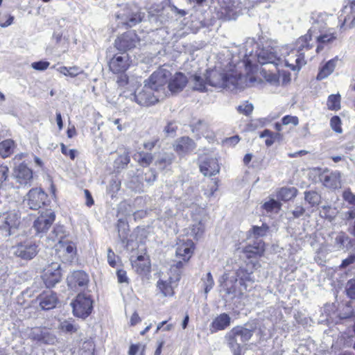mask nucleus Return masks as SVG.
Listing matches in <instances>:
<instances>
[{"mask_svg":"<svg viewBox=\"0 0 355 355\" xmlns=\"http://www.w3.org/2000/svg\"><path fill=\"white\" fill-rule=\"evenodd\" d=\"M132 254L130 257L133 269L139 274L145 273L148 272L150 268V262L146 253L139 254L135 252V250H130Z\"/></svg>","mask_w":355,"mask_h":355,"instance_id":"obj_12","label":"nucleus"},{"mask_svg":"<svg viewBox=\"0 0 355 355\" xmlns=\"http://www.w3.org/2000/svg\"><path fill=\"white\" fill-rule=\"evenodd\" d=\"M157 287L164 297L172 296L174 293L171 282L167 281H158Z\"/></svg>","mask_w":355,"mask_h":355,"instance_id":"obj_43","label":"nucleus"},{"mask_svg":"<svg viewBox=\"0 0 355 355\" xmlns=\"http://www.w3.org/2000/svg\"><path fill=\"white\" fill-rule=\"evenodd\" d=\"M196 147L195 142L188 137H182L178 139L174 145V149L179 155L191 153Z\"/></svg>","mask_w":355,"mask_h":355,"instance_id":"obj_24","label":"nucleus"},{"mask_svg":"<svg viewBox=\"0 0 355 355\" xmlns=\"http://www.w3.org/2000/svg\"><path fill=\"white\" fill-rule=\"evenodd\" d=\"M346 293L351 299H355V279H349L346 284Z\"/></svg>","mask_w":355,"mask_h":355,"instance_id":"obj_53","label":"nucleus"},{"mask_svg":"<svg viewBox=\"0 0 355 355\" xmlns=\"http://www.w3.org/2000/svg\"><path fill=\"white\" fill-rule=\"evenodd\" d=\"M200 170L205 176H212L219 172L220 167L216 158H207L200 164Z\"/></svg>","mask_w":355,"mask_h":355,"instance_id":"obj_27","label":"nucleus"},{"mask_svg":"<svg viewBox=\"0 0 355 355\" xmlns=\"http://www.w3.org/2000/svg\"><path fill=\"white\" fill-rule=\"evenodd\" d=\"M344 200L349 203L355 205V195L350 191H345L343 194Z\"/></svg>","mask_w":355,"mask_h":355,"instance_id":"obj_64","label":"nucleus"},{"mask_svg":"<svg viewBox=\"0 0 355 355\" xmlns=\"http://www.w3.org/2000/svg\"><path fill=\"white\" fill-rule=\"evenodd\" d=\"M205 293H208L214 285V281L211 272H207L206 276L202 279Z\"/></svg>","mask_w":355,"mask_h":355,"instance_id":"obj_50","label":"nucleus"},{"mask_svg":"<svg viewBox=\"0 0 355 355\" xmlns=\"http://www.w3.org/2000/svg\"><path fill=\"white\" fill-rule=\"evenodd\" d=\"M320 180L326 187L334 189L341 187V173L338 171L322 174Z\"/></svg>","mask_w":355,"mask_h":355,"instance_id":"obj_21","label":"nucleus"},{"mask_svg":"<svg viewBox=\"0 0 355 355\" xmlns=\"http://www.w3.org/2000/svg\"><path fill=\"white\" fill-rule=\"evenodd\" d=\"M40 306L43 310H50L55 307L58 297L52 291H46L42 293L37 298Z\"/></svg>","mask_w":355,"mask_h":355,"instance_id":"obj_20","label":"nucleus"},{"mask_svg":"<svg viewBox=\"0 0 355 355\" xmlns=\"http://www.w3.org/2000/svg\"><path fill=\"white\" fill-rule=\"evenodd\" d=\"M58 250L60 252L65 253L67 255V259H73L76 252L75 244L69 241H62L58 247Z\"/></svg>","mask_w":355,"mask_h":355,"instance_id":"obj_34","label":"nucleus"},{"mask_svg":"<svg viewBox=\"0 0 355 355\" xmlns=\"http://www.w3.org/2000/svg\"><path fill=\"white\" fill-rule=\"evenodd\" d=\"M9 169L7 166L0 165V185L7 180Z\"/></svg>","mask_w":355,"mask_h":355,"instance_id":"obj_62","label":"nucleus"},{"mask_svg":"<svg viewBox=\"0 0 355 355\" xmlns=\"http://www.w3.org/2000/svg\"><path fill=\"white\" fill-rule=\"evenodd\" d=\"M237 281L238 279L235 277L227 278L220 284V292L224 293L225 296H230L231 298L234 297L238 294H242L243 291L241 290H237Z\"/></svg>","mask_w":355,"mask_h":355,"instance_id":"obj_26","label":"nucleus"},{"mask_svg":"<svg viewBox=\"0 0 355 355\" xmlns=\"http://www.w3.org/2000/svg\"><path fill=\"white\" fill-rule=\"evenodd\" d=\"M191 232L196 237L200 236L204 232V225L200 222L193 225Z\"/></svg>","mask_w":355,"mask_h":355,"instance_id":"obj_63","label":"nucleus"},{"mask_svg":"<svg viewBox=\"0 0 355 355\" xmlns=\"http://www.w3.org/2000/svg\"><path fill=\"white\" fill-rule=\"evenodd\" d=\"M44 329V328L42 327H35L32 329L29 334V338L37 343L42 345Z\"/></svg>","mask_w":355,"mask_h":355,"instance_id":"obj_46","label":"nucleus"},{"mask_svg":"<svg viewBox=\"0 0 355 355\" xmlns=\"http://www.w3.org/2000/svg\"><path fill=\"white\" fill-rule=\"evenodd\" d=\"M12 252L23 259H32L38 252V245L32 241H25L12 246Z\"/></svg>","mask_w":355,"mask_h":355,"instance_id":"obj_7","label":"nucleus"},{"mask_svg":"<svg viewBox=\"0 0 355 355\" xmlns=\"http://www.w3.org/2000/svg\"><path fill=\"white\" fill-rule=\"evenodd\" d=\"M269 230V227L266 224H262L261 226H253L250 233L255 238L263 237L266 235Z\"/></svg>","mask_w":355,"mask_h":355,"instance_id":"obj_45","label":"nucleus"},{"mask_svg":"<svg viewBox=\"0 0 355 355\" xmlns=\"http://www.w3.org/2000/svg\"><path fill=\"white\" fill-rule=\"evenodd\" d=\"M46 194L41 189H33L27 194V204L30 209L37 210L44 205Z\"/></svg>","mask_w":355,"mask_h":355,"instance_id":"obj_16","label":"nucleus"},{"mask_svg":"<svg viewBox=\"0 0 355 355\" xmlns=\"http://www.w3.org/2000/svg\"><path fill=\"white\" fill-rule=\"evenodd\" d=\"M261 73L266 80L271 85H277L279 84V76L275 72H268L266 68H263Z\"/></svg>","mask_w":355,"mask_h":355,"instance_id":"obj_41","label":"nucleus"},{"mask_svg":"<svg viewBox=\"0 0 355 355\" xmlns=\"http://www.w3.org/2000/svg\"><path fill=\"white\" fill-rule=\"evenodd\" d=\"M117 227L119 236L121 240V242L123 243L126 242L125 248L127 250H135V248L138 247L137 242L128 239L129 228L127 223L120 219L118 221Z\"/></svg>","mask_w":355,"mask_h":355,"instance_id":"obj_23","label":"nucleus"},{"mask_svg":"<svg viewBox=\"0 0 355 355\" xmlns=\"http://www.w3.org/2000/svg\"><path fill=\"white\" fill-rule=\"evenodd\" d=\"M205 79L208 85L211 87H223L226 86L227 76L223 72L216 69H212L207 71Z\"/></svg>","mask_w":355,"mask_h":355,"instance_id":"obj_18","label":"nucleus"},{"mask_svg":"<svg viewBox=\"0 0 355 355\" xmlns=\"http://www.w3.org/2000/svg\"><path fill=\"white\" fill-rule=\"evenodd\" d=\"M291 213L293 215V218H297L304 214L305 209L302 205H296Z\"/></svg>","mask_w":355,"mask_h":355,"instance_id":"obj_59","label":"nucleus"},{"mask_svg":"<svg viewBox=\"0 0 355 355\" xmlns=\"http://www.w3.org/2000/svg\"><path fill=\"white\" fill-rule=\"evenodd\" d=\"M60 329L62 331L67 332V333H74L76 332L78 330V327L76 325L73 324L72 322L68 320H64L60 323Z\"/></svg>","mask_w":355,"mask_h":355,"instance_id":"obj_52","label":"nucleus"},{"mask_svg":"<svg viewBox=\"0 0 355 355\" xmlns=\"http://www.w3.org/2000/svg\"><path fill=\"white\" fill-rule=\"evenodd\" d=\"M331 207L330 206H322L320 210V216L322 218L331 220L334 218Z\"/></svg>","mask_w":355,"mask_h":355,"instance_id":"obj_55","label":"nucleus"},{"mask_svg":"<svg viewBox=\"0 0 355 355\" xmlns=\"http://www.w3.org/2000/svg\"><path fill=\"white\" fill-rule=\"evenodd\" d=\"M304 200L311 207L317 206L321 200L320 195L314 191H309L304 192Z\"/></svg>","mask_w":355,"mask_h":355,"instance_id":"obj_39","label":"nucleus"},{"mask_svg":"<svg viewBox=\"0 0 355 355\" xmlns=\"http://www.w3.org/2000/svg\"><path fill=\"white\" fill-rule=\"evenodd\" d=\"M117 17L121 19L122 24L132 27L141 21V13L135 6L127 7Z\"/></svg>","mask_w":355,"mask_h":355,"instance_id":"obj_13","label":"nucleus"},{"mask_svg":"<svg viewBox=\"0 0 355 355\" xmlns=\"http://www.w3.org/2000/svg\"><path fill=\"white\" fill-rule=\"evenodd\" d=\"M15 149V142L11 139H6L0 143V155L3 157H7L13 153Z\"/></svg>","mask_w":355,"mask_h":355,"instance_id":"obj_36","label":"nucleus"},{"mask_svg":"<svg viewBox=\"0 0 355 355\" xmlns=\"http://www.w3.org/2000/svg\"><path fill=\"white\" fill-rule=\"evenodd\" d=\"M191 81L193 83L194 89L200 92H205L207 90V86L209 85L205 78H202L201 76L196 74L191 77Z\"/></svg>","mask_w":355,"mask_h":355,"instance_id":"obj_37","label":"nucleus"},{"mask_svg":"<svg viewBox=\"0 0 355 355\" xmlns=\"http://www.w3.org/2000/svg\"><path fill=\"white\" fill-rule=\"evenodd\" d=\"M265 251V244L261 240H259L252 245H248L244 249V252L248 258L254 256H261Z\"/></svg>","mask_w":355,"mask_h":355,"instance_id":"obj_30","label":"nucleus"},{"mask_svg":"<svg viewBox=\"0 0 355 355\" xmlns=\"http://www.w3.org/2000/svg\"><path fill=\"white\" fill-rule=\"evenodd\" d=\"M282 121L283 125L293 124L294 125H297L299 123V120L297 116H293L290 115L284 116Z\"/></svg>","mask_w":355,"mask_h":355,"instance_id":"obj_58","label":"nucleus"},{"mask_svg":"<svg viewBox=\"0 0 355 355\" xmlns=\"http://www.w3.org/2000/svg\"><path fill=\"white\" fill-rule=\"evenodd\" d=\"M58 342L56 336L53 334L49 329L44 328L42 344L44 345H55Z\"/></svg>","mask_w":355,"mask_h":355,"instance_id":"obj_47","label":"nucleus"},{"mask_svg":"<svg viewBox=\"0 0 355 355\" xmlns=\"http://www.w3.org/2000/svg\"><path fill=\"white\" fill-rule=\"evenodd\" d=\"M117 279L119 283H128V277H127L126 271L123 269H119L116 272Z\"/></svg>","mask_w":355,"mask_h":355,"instance_id":"obj_61","label":"nucleus"},{"mask_svg":"<svg viewBox=\"0 0 355 355\" xmlns=\"http://www.w3.org/2000/svg\"><path fill=\"white\" fill-rule=\"evenodd\" d=\"M55 220V214L53 211L42 213L35 220L33 227L37 234L45 232Z\"/></svg>","mask_w":355,"mask_h":355,"instance_id":"obj_17","label":"nucleus"},{"mask_svg":"<svg viewBox=\"0 0 355 355\" xmlns=\"http://www.w3.org/2000/svg\"><path fill=\"white\" fill-rule=\"evenodd\" d=\"M49 62L43 60L31 63V67L37 71H44L49 67Z\"/></svg>","mask_w":355,"mask_h":355,"instance_id":"obj_56","label":"nucleus"},{"mask_svg":"<svg viewBox=\"0 0 355 355\" xmlns=\"http://www.w3.org/2000/svg\"><path fill=\"white\" fill-rule=\"evenodd\" d=\"M65 236L66 234L64 227L62 225H56L42 241V243L47 248L58 247Z\"/></svg>","mask_w":355,"mask_h":355,"instance_id":"obj_15","label":"nucleus"},{"mask_svg":"<svg viewBox=\"0 0 355 355\" xmlns=\"http://www.w3.org/2000/svg\"><path fill=\"white\" fill-rule=\"evenodd\" d=\"M329 16L325 13H320L312 17V26L306 35L320 33L327 31Z\"/></svg>","mask_w":355,"mask_h":355,"instance_id":"obj_19","label":"nucleus"},{"mask_svg":"<svg viewBox=\"0 0 355 355\" xmlns=\"http://www.w3.org/2000/svg\"><path fill=\"white\" fill-rule=\"evenodd\" d=\"M15 177L20 184L26 185L33 179V172L26 165L21 164L15 170Z\"/></svg>","mask_w":355,"mask_h":355,"instance_id":"obj_25","label":"nucleus"},{"mask_svg":"<svg viewBox=\"0 0 355 355\" xmlns=\"http://www.w3.org/2000/svg\"><path fill=\"white\" fill-rule=\"evenodd\" d=\"M88 282V275L81 270L75 271L67 277L68 286L72 289H76L77 286L83 287Z\"/></svg>","mask_w":355,"mask_h":355,"instance_id":"obj_22","label":"nucleus"},{"mask_svg":"<svg viewBox=\"0 0 355 355\" xmlns=\"http://www.w3.org/2000/svg\"><path fill=\"white\" fill-rule=\"evenodd\" d=\"M258 263L252 261L248 263L245 267H240L236 272V277L239 280L240 284L247 291L248 286L254 282V278L252 276L253 268Z\"/></svg>","mask_w":355,"mask_h":355,"instance_id":"obj_10","label":"nucleus"},{"mask_svg":"<svg viewBox=\"0 0 355 355\" xmlns=\"http://www.w3.org/2000/svg\"><path fill=\"white\" fill-rule=\"evenodd\" d=\"M341 97L339 94H331L328 97L327 105L329 110H338L340 109Z\"/></svg>","mask_w":355,"mask_h":355,"instance_id":"obj_40","label":"nucleus"},{"mask_svg":"<svg viewBox=\"0 0 355 355\" xmlns=\"http://www.w3.org/2000/svg\"><path fill=\"white\" fill-rule=\"evenodd\" d=\"M230 317L227 313H222L213 320L211 328L214 331L223 330L230 326Z\"/></svg>","mask_w":355,"mask_h":355,"instance_id":"obj_32","label":"nucleus"},{"mask_svg":"<svg viewBox=\"0 0 355 355\" xmlns=\"http://www.w3.org/2000/svg\"><path fill=\"white\" fill-rule=\"evenodd\" d=\"M20 224V216L16 210L3 213L0 215V234L5 237L13 234Z\"/></svg>","mask_w":355,"mask_h":355,"instance_id":"obj_3","label":"nucleus"},{"mask_svg":"<svg viewBox=\"0 0 355 355\" xmlns=\"http://www.w3.org/2000/svg\"><path fill=\"white\" fill-rule=\"evenodd\" d=\"M330 125L331 128L336 132L340 133L342 132L341 121L338 116H334L331 119Z\"/></svg>","mask_w":355,"mask_h":355,"instance_id":"obj_54","label":"nucleus"},{"mask_svg":"<svg viewBox=\"0 0 355 355\" xmlns=\"http://www.w3.org/2000/svg\"><path fill=\"white\" fill-rule=\"evenodd\" d=\"M71 306L74 315L85 318L92 313L93 302L89 295L80 293L71 302Z\"/></svg>","mask_w":355,"mask_h":355,"instance_id":"obj_4","label":"nucleus"},{"mask_svg":"<svg viewBox=\"0 0 355 355\" xmlns=\"http://www.w3.org/2000/svg\"><path fill=\"white\" fill-rule=\"evenodd\" d=\"M252 336V331L247 328L237 326L225 335V340L234 355H241L242 346Z\"/></svg>","mask_w":355,"mask_h":355,"instance_id":"obj_2","label":"nucleus"},{"mask_svg":"<svg viewBox=\"0 0 355 355\" xmlns=\"http://www.w3.org/2000/svg\"><path fill=\"white\" fill-rule=\"evenodd\" d=\"M130 67L128 54H116L109 62L110 69L114 73H123Z\"/></svg>","mask_w":355,"mask_h":355,"instance_id":"obj_14","label":"nucleus"},{"mask_svg":"<svg viewBox=\"0 0 355 355\" xmlns=\"http://www.w3.org/2000/svg\"><path fill=\"white\" fill-rule=\"evenodd\" d=\"M340 19L343 21V24L349 27L355 26V12L344 14L343 9L340 16Z\"/></svg>","mask_w":355,"mask_h":355,"instance_id":"obj_48","label":"nucleus"},{"mask_svg":"<svg viewBox=\"0 0 355 355\" xmlns=\"http://www.w3.org/2000/svg\"><path fill=\"white\" fill-rule=\"evenodd\" d=\"M160 95L156 94L148 84L137 89L134 94V99L137 103L142 106H149L159 101Z\"/></svg>","mask_w":355,"mask_h":355,"instance_id":"obj_5","label":"nucleus"},{"mask_svg":"<svg viewBox=\"0 0 355 355\" xmlns=\"http://www.w3.org/2000/svg\"><path fill=\"white\" fill-rule=\"evenodd\" d=\"M338 58V57H336L328 62H327L320 69L318 76L317 79L318 80H323L326 78H327L329 75H331L333 71H334V69L337 64Z\"/></svg>","mask_w":355,"mask_h":355,"instance_id":"obj_31","label":"nucleus"},{"mask_svg":"<svg viewBox=\"0 0 355 355\" xmlns=\"http://www.w3.org/2000/svg\"><path fill=\"white\" fill-rule=\"evenodd\" d=\"M130 160L128 153H124L118 157L115 160L114 164L117 168H123L129 164Z\"/></svg>","mask_w":355,"mask_h":355,"instance_id":"obj_51","label":"nucleus"},{"mask_svg":"<svg viewBox=\"0 0 355 355\" xmlns=\"http://www.w3.org/2000/svg\"><path fill=\"white\" fill-rule=\"evenodd\" d=\"M237 110L240 113L249 115L253 110V105L252 104L246 102L242 105H240Z\"/></svg>","mask_w":355,"mask_h":355,"instance_id":"obj_57","label":"nucleus"},{"mask_svg":"<svg viewBox=\"0 0 355 355\" xmlns=\"http://www.w3.org/2000/svg\"><path fill=\"white\" fill-rule=\"evenodd\" d=\"M304 36H307L308 43L314 40L318 44L316 47L317 53H319L324 46L330 44L337 40V33L336 32H332L330 29L320 33L305 35Z\"/></svg>","mask_w":355,"mask_h":355,"instance_id":"obj_8","label":"nucleus"},{"mask_svg":"<svg viewBox=\"0 0 355 355\" xmlns=\"http://www.w3.org/2000/svg\"><path fill=\"white\" fill-rule=\"evenodd\" d=\"M46 287H52L61 279L60 266L58 263H51L44 268L42 276Z\"/></svg>","mask_w":355,"mask_h":355,"instance_id":"obj_11","label":"nucleus"},{"mask_svg":"<svg viewBox=\"0 0 355 355\" xmlns=\"http://www.w3.org/2000/svg\"><path fill=\"white\" fill-rule=\"evenodd\" d=\"M58 71L64 75V76H69L71 77H76L79 74H84V72L83 70H80L77 67H60L58 69Z\"/></svg>","mask_w":355,"mask_h":355,"instance_id":"obj_42","label":"nucleus"},{"mask_svg":"<svg viewBox=\"0 0 355 355\" xmlns=\"http://www.w3.org/2000/svg\"><path fill=\"white\" fill-rule=\"evenodd\" d=\"M337 250H347L350 246V239L344 232H339L335 237L334 243Z\"/></svg>","mask_w":355,"mask_h":355,"instance_id":"obj_33","label":"nucleus"},{"mask_svg":"<svg viewBox=\"0 0 355 355\" xmlns=\"http://www.w3.org/2000/svg\"><path fill=\"white\" fill-rule=\"evenodd\" d=\"M135 159L141 166L146 167L152 163L153 156L151 153L139 152L135 155Z\"/></svg>","mask_w":355,"mask_h":355,"instance_id":"obj_38","label":"nucleus"},{"mask_svg":"<svg viewBox=\"0 0 355 355\" xmlns=\"http://www.w3.org/2000/svg\"><path fill=\"white\" fill-rule=\"evenodd\" d=\"M312 47L313 44L307 42V36H302L296 41L295 46H266L254 55L253 52L257 49V44L254 39L249 38L239 46L238 59L234 56L232 62L234 67L241 64V67H245L247 74L246 83L253 86L257 83V79L249 73L252 71L256 59L261 65L272 64L275 67L281 65L293 71L300 70L306 64L305 51L311 49Z\"/></svg>","mask_w":355,"mask_h":355,"instance_id":"obj_1","label":"nucleus"},{"mask_svg":"<svg viewBox=\"0 0 355 355\" xmlns=\"http://www.w3.org/2000/svg\"><path fill=\"white\" fill-rule=\"evenodd\" d=\"M262 207L267 212H271L273 211L277 212L280 209L281 204L278 201L271 199L269 201L266 202Z\"/></svg>","mask_w":355,"mask_h":355,"instance_id":"obj_49","label":"nucleus"},{"mask_svg":"<svg viewBox=\"0 0 355 355\" xmlns=\"http://www.w3.org/2000/svg\"><path fill=\"white\" fill-rule=\"evenodd\" d=\"M169 72L165 69H159L155 71L145 83L148 84L152 88V90L157 95L164 89V87L168 83Z\"/></svg>","mask_w":355,"mask_h":355,"instance_id":"obj_6","label":"nucleus"},{"mask_svg":"<svg viewBox=\"0 0 355 355\" xmlns=\"http://www.w3.org/2000/svg\"><path fill=\"white\" fill-rule=\"evenodd\" d=\"M139 41L135 32L128 31L118 37L114 42V45L118 50L126 51L137 47Z\"/></svg>","mask_w":355,"mask_h":355,"instance_id":"obj_9","label":"nucleus"},{"mask_svg":"<svg viewBox=\"0 0 355 355\" xmlns=\"http://www.w3.org/2000/svg\"><path fill=\"white\" fill-rule=\"evenodd\" d=\"M175 157L173 153H164L161 154L159 158L155 162V165L162 170L164 169L166 166L171 164Z\"/></svg>","mask_w":355,"mask_h":355,"instance_id":"obj_35","label":"nucleus"},{"mask_svg":"<svg viewBox=\"0 0 355 355\" xmlns=\"http://www.w3.org/2000/svg\"><path fill=\"white\" fill-rule=\"evenodd\" d=\"M61 151L62 154L69 156L73 160L76 157V150L73 149H68L63 144L61 145Z\"/></svg>","mask_w":355,"mask_h":355,"instance_id":"obj_60","label":"nucleus"},{"mask_svg":"<svg viewBox=\"0 0 355 355\" xmlns=\"http://www.w3.org/2000/svg\"><path fill=\"white\" fill-rule=\"evenodd\" d=\"M297 195V189L294 187L282 188L279 192V197L284 201H288Z\"/></svg>","mask_w":355,"mask_h":355,"instance_id":"obj_44","label":"nucleus"},{"mask_svg":"<svg viewBox=\"0 0 355 355\" xmlns=\"http://www.w3.org/2000/svg\"><path fill=\"white\" fill-rule=\"evenodd\" d=\"M193 250V243L191 240L178 244L176 249L177 257H182L184 261H187L191 258Z\"/></svg>","mask_w":355,"mask_h":355,"instance_id":"obj_28","label":"nucleus"},{"mask_svg":"<svg viewBox=\"0 0 355 355\" xmlns=\"http://www.w3.org/2000/svg\"><path fill=\"white\" fill-rule=\"evenodd\" d=\"M187 83V77L181 73H177L168 83V87L173 93L178 92L183 89Z\"/></svg>","mask_w":355,"mask_h":355,"instance_id":"obj_29","label":"nucleus"}]
</instances>
